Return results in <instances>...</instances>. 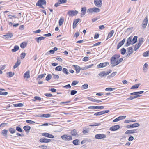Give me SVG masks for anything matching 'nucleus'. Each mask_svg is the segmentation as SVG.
Here are the masks:
<instances>
[{
  "label": "nucleus",
  "mask_w": 149,
  "mask_h": 149,
  "mask_svg": "<svg viewBox=\"0 0 149 149\" xmlns=\"http://www.w3.org/2000/svg\"><path fill=\"white\" fill-rule=\"evenodd\" d=\"M137 41V36H134L132 40V44H133L136 43Z\"/></svg>",
  "instance_id": "nucleus-24"
},
{
  "label": "nucleus",
  "mask_w": 149,
  "mask_h": 149,
  "mask_svg": "<svg viewBox=\"0 0 149 149\" xmlns=\"http://www.w3.org/2000/svg\"><path fill=\"white\" fill-rule=\"evenodd\" d=\"M9 131L11 134H13L16 131V130L13 128H9Z\"/></svg>",
  "instance_id": "nucleus-30"
},
{
  "label": "nucleus",
  "mask_w": 149,
  "mask_h": 149,
  "mask_svg": "<svg viewBox=\"0 0 149 149\" xmlns=\"http://www.w3.org/2000/svg\"><path fill=\"white\" fill-rule=\"evenodd\" d=\"M62 70V67L61 66L56 67L55 69L56 71H61Z\"/></svg>",
  "instance_id": "nucleus-41"
},
{
  "label": "nucleus",
  "mask_w": 149,
  "mask_h": 149,
  "mask_svg": "<svg viewBox=\"0 0 149 149\" xmlns=\"http://www.w3.org/2000/svg\"><path fill=\"white\" fill-rule=\"evenodd\" d=\"M8 94L7 92H3L0 91V95H6Z\"/></svg>",
  "instance_id": "nucleus-48"
},
{
  "label": "nucleus",
  "mask_w": 149,
  "mask_h": 149,
  "mask_svg": "<svg viewBox=\"0 0 149 149\" xmlns=\"http://www.w3.org/2000/svg\"><path fill=\"white\" fill-rule=\"evenodd\" d=\"M128 52H129V53H131V52H132V54L133 52V48L131 47H129V48H128L127 49Z\"/></svg>",
  "instance_id": "nucleus-46"
},
{
  "label": "nucleus",
  "mask_w": 149,
  "mask_h": 149,
  "mask_svg": "<svg viewBox=\"0 0 149 149\" xmlns=\"http://www.w3.org/2000/svg\"><path fill=\"white\" fill-rule=\"evenodd\" d=\"M79 141V140L78 139H75V140H74L73 141L72 143H73V144H74V145H79V143H78Z\"/></svg>",
  "instance_id": "nucleus-36"
},
{
  "label": "nucleus",
  "mask_w": 149,
  "mask_h": 149,
  "mask_svg": "<svg viewBox=\"0 0 149 149\" xmlns=\"http://www.w3.org/2000/svg\"><path fill=\"white\" fill-rule=\"evenodd\" d=\"M141 45L138 44H136L135 45V47L134 50L135 51H136L139 48Z\"/></svg>",
  "instance_id": "nucleus-40"
},
{
  "label": "nucleus",
  "mask_w": 149,
  "mask_h": 149,
  "mask_svg": "<svg viewBox=\"0 0 149 149\" xmlns=\"http://www.w3.org/2000/svg\"><path fill=\"white\" fill-rule=\"evenodd\" d=\"M100 11V9L94 7L90 8L88 9L87 12L89 14L92 13H97Z\"/></svg>",
  "instance_id": "nucleus-1"
},
{
  "label": "nucleus",
  "mask_w": 149,
  "mask_h": 149,
  "mask_svg": "<svg viewBox=\"0 0 149 149\" xmlns=\"http://www.w3.org/2000/svg\"><path fill=\"white\" fill-rule=\"evenodd\" d=\"M113 56L116 59H118L120 57V55L119 54H117L114 55Z\"/></svg>",
  "instance_id": "nucleus-64"
},
{
  "label": "nucleus",
  "mask_w": 149,
  "mask_h": 149,
  "mask_svg": "<svg viewBox=\"0 0 149 149\" xmlns=\"http://www.w3.org/2000/svg\"><path fill=\"white\" fill-rule=\"evenodd\" d=\"M20 60L19 59H18L17 62L15 63V65L13 66V68L15 69L16 68L20 65Z\"/></svg>",
  "instance_id": "nucleus-19"
},
{
  "label": "nucleus",
  "mask_w": 149,
  "mask_h": 149,
  "mask_svg": "<svg viewBox=\"0 0 149 149\" xmlns=\"http://www.w3.org/2000/svg\"><path fill=\"white\" fill-rule=\"evenodd\" d=\"M148 23V19L147 17H146L144 19V20L142 23V27L145 28L146 26Z\"/></svg>",
  "instance_id": "nucleus-17"
},
{
  "label": "nucleus",
  "mask_w": 149,
  "mask_h": 149,
  "mask_svg": "<svg viewBox=\"0 0 149 149\" xmlns=\"http://www.w3.org/2000/svg\"><path fill=\"white\" fill-rule=\"evenodd\" d=\"M66 1L67 0H58V2L60 4L65 3Z\"/></svg>",
  "instance_id": "nucleus-60"
},
{
  "label": "nucleus",
  "mask_w": 149,
  "mask_h": 149,
  "mask_svg": "<svg viewBox=\"0 0 149 149\" xmlns=\"http://www.w3.org/2000/svg\"><path fill=\"white\" fill-rule=\"evenodd\" d=\"M46 1L45 0H39L38 1V6L42 8H44V7L42 6L43 5H46Z\"/></svg>",
  "instance_id": "nucleus-2"
},
{
  "label": "nucleus",
  "mask_w": 149,
  "mask_h": 149,
  "mask_svg": "<svg viewBox=\"0 0 149 149\" xmlns=\"http://www.w3.org/2000/svg\"><path fill=\"white\" fill-rule=\"evenodd\" d=\"M79 82L77 81H74L72 82L71 84V85L72 86H74L78 84Z\"/></svg>",
  "instance_id": "nucleus-58"
},
{
  "label": "nucleus",
  "mask_w": 149,
  "mask_h": 149,
  "mask_svg": "<svg viewBox=\"0 0 149 149\" xmlns=\"http://www.w3.org/2000/svg\"><path fill=\"white\" fill-rule=\"evenodd\" d=\"M45 38V37L41 36L39 37H38V43L41 40H42L44 39Z\"/></svg>",
  "instance_id": "nucleus-47"
},
{
  "label": "nucleus",
  "mask_w": 149,
  "mask_h": 149,
  "mask_svg": "<svg viewBox=\"0 0 149 149\" xmlns=\"http://www.w3.org/2000/svg\"><path fill=\"white\" fill-rule=\"evenodd\" d=\"M88 87V85L86 84H84V85L82 86L81 88L82 89H87Z\"/></svg>",
  "instance_id": "nucleus-35"
},
{
  "label": "nucleus",
  "mask_w": 149,
  "mask_h": 149,
  "mask_svg": "<svg viewBox=\"0 0 149 149\" xmlns=\"http://www.w3.org/2000/svg\"><path fill=\"white\" fill-rule=\"evenodd\" d=\"M126 50L124 48H123L120 50L121 53L122 55H124L126 53Z\"/></svg>",
  "instance_id": "nucleus-39"
},
{
  "label": "nucleus",
  "mask_w": 149,
  "mask_h": 149,
  "mask_svg": "<svg viewBox=\"0 0 149 149\" xmlns=\"http://www.w3.org/2000/svg\"><path fill=\"white\" fill-rule=\"evenodd\" d=\"M109 74L108 73H106L104 71L102 72L99 74L98 75V77H99L101 78L104 76L107 75Z\"/></svg>",
  "instance_id": "nucleus-15"
},
{
  "label": "nucleus",
  "mask_w": 149,
  "mask_h": 149,
  "mask_svg": "<svg viewBox=\"0 0 149 149\" xmlns=\"http://www.w3.org/2000/svg\"><path fill=\"white\" fill-rule=\"evenodd\" d=\"M95 138L98 139H100L106 138V135L104 134H99L95 135Z\"/></svg>",
  "instance_id": "nucleus-3"
},
{
  "label": "nucleus",
  "mask_w": 149,
  "mask_h": 149,
  "mask_svg": "<svg viewBox=\"0 0 149 149\" xmlns=\"http://www.w3.org/2000/svg\"><path fill=\"white\" fill-rule=\"evenodd\" d=\"M61 137L65 141H69L72 139V137L71 136H68L66 134L62 135Z\"/></svg>",
  "instance_id": "nucleus-4"
},
{
  "label": "nucleus",
  "mask_w": 149,
  "mask_h": 149,
  "mask_svg": "<svg viewBox=\"0 0 149 149\" xmlns=\"http://www.w3.org/2000/svg\"><path fill=\"white\" fill-rule=\"evenodd\" d=\"M63 87L67 89L70 88H71V86L70 84H68L66 85L63 86Z\"/></svg>",
  "instance_id": "nucleus-63"
},
{
  "label": "nucleus",
  "mask_w": 149,
  "mask_h": 149,
  "mask_svg": "<svg viewBox=\"0 0 149 149\" xmlns=\"http://www.w3.org/2000/svg\"><path fill=\"white\" fill-rule=\"evenodd\" d=\"M26 46V43L25 42L22 43L20 45V47L23 49Z\"/></svg>",
  "instance_id": "nucleus-37"
},
{
  "label": "nucleus",
  "mask_w": 149,
  "mask_h": 149,
  "mask_svg": "<svg viewBox=\"0 0 149 149\" xmlns=\"http://www.w3.org/2000/svg\"><path fill=\"white\" fill-rule=\"evenodd\" d=\"M51 140L50 139H47L45 137L41 138L39 140L40 142L41 143H48L50 142Z\"/></svg>",
  "instance_id": "nucleus-7"
},
{
  "label": "nucleus",
  "mask_w": 149,
  "mask_h": 149,
  "mask_svg": "<svg viewBox=\"0 0 149 149\" xmlns=\"http://www.w3.org/2000/svg\"><path fill=\"white\" fill-rule=\"evenodd\" d=\"M39 147L43 149H47V147L46 146L41 145L39 146Z\"/></svg>",
  "instance_id": "nucleus-59"
},
{
  "label": "nucleus",
  "mask_w": 149,
  "mask_h": 149,
  "mask_svg": "<svg viewBox=\"0 0 149 149\" xmlns=\"http://www.w3.org/2000/svg\"><path fill=\"white\" fill-rule=\"evenodd\" d=\"M78 13V11L76 10L69 11L68 12V14L69 16H73L76 15Z\"/></svg>",
  "instance_id": "nucleus-8"
},
{
  "label": "nucleus",
  "mask_w": 149,
  "mask_h": 149,
  "mask_svg": "<svg viewBox=\"0 0 149 149\" xmlns=\"http://www.w3.org/2000/svg\"><path fill=\"white\" fill-rule=\"evenodd\" d=\"M123 60V58H120L119 60L117 59V65L119 64Z\"/></svg>",
  "instance_id": "nucleus-61"
},
{
  "label": "nucleus",
  "mask_w": 149,
  "mask_h": 149,
  "mask_svg": "<svg viewBox=\"0 0 149 149\" xmlns=\"http://www.w3.org/2000/svg\"><path fill=\"white\" fill-rule=\"evenodd\" d=\"M81 17L83 16L85 14L86 11V7H82L81 8Z\"/></svg>",
  "instance_id": "nucleus-18"
},
{
  "label": "nucleus",
  "mask_w": 149,
  "mask_h": 149,
  "mask_svg": "<svg viewBox=\"0 0 149 149\" xmlns=\"http://www.w3.org/2000/svg\"><path fill=\"white\" fill-rule=\"evenodd\" d=\"M24 77L25 78H30V76L29 74V71H26L24 74Z\"/></svg>",
  "instance_id": "nucleus-25"
},
{
  "label": "nucleus",
  "mask_w": 149,
  "mask_h": 149,
  "mask_svg": "<svg viewBox=\"0 0 149 149\" xmlns=\"http://www.w3.org/2000/svg\"><path fill=\"white\" fill-rule=\"evenodd\" d=\"M95 109H103L104 108V107L103 106H95Z\"/></svg>",
  "instance_id": "nucleus-52"
},
{
  "label": "nucleus",
  "mask_w": 149,
  "mask_h": 149,
  "mask_svg": "<svg viewBox=\"0 0 149 149\" xmlns=\"http://www.w3.org/2000/svg\"><path fill=\"white\" fill-rule=\"evenodd\" d=\"M26 54L25 53H22L21 54V59H23L26 56Z\"/></svg>",
  "instance_id": "nucleus-53"
},
{
  "label": "nucleus",
  "mask_w": 149,
  "mask_h": 149,
  "mask_svg": "<svg viewBox=\"0 0 149 149\" xmlns=\"http://www.w3.org/2000/svg\"><path fill=\"white\" fill-rule=\"evenodd\" d=\"M52 76L51 74H48L46 77L45 80L48 81L49 80L52 78Z\"/></svg>",
  "instance_id": "nucleus-38"
},
{
  "label": "nucleus",
  "mask_w": 149,
  "mask_h": 149,
  "mask_svg": "<svg viewBox=\"0 0 149 149\" xmlns=\"http://www.w3.org/2000/svg\"><path fill=\"white\" fill-rule=\"evenodd\" d=\"M140 84H135L134 85H133L132 86L131 89H133L136 88H138Z\"/></svg>",
  "instance_id": "nucleus-28"
},
{
  "label": "nucleus",
  "mask_w": 149,
  "mask_h": 149,
  "mask_svg": "<svg viewBox=\"0 0 149 149\" xmlns=\"http://www.w3.org/2000/svg\"><path fill=\"white\" fill-rule=\"evenodd\" d=\"M51 116V115L49 114H39L38 115V117L49 118Z\"/></svg>",
  "instance_id": "nucleus-16"
},
{
  "label": "nucleus",
  "mask_w": 149,
  "mask_h": 149,
  "mask_svg": "<svg viewBox=\"0 0 149 149\" xmlns=\"http://www.w3.org/2000/svg\"><path fill=\"white\" fill-rule=\"evenodd\" d=\"M45 75V74H40L38 76V78L42 79L43 77H44Z\"/></svg>",
  "instance_id": "nucleus-55"
},
{
  "label": "nucleus",
  "mask_w": 149,
  "mask_h": 149,
  "mask_svg": "<svg viewBox=\"0 0 149 149\" xmlns=\"http://www.w3.org/2000/svg\"><path fill=\"white\" fill-rule=\"evenodd\" d=\"M52 74L53 75V78L56 80H58L59 78V76L57 74Z\"/></svg>",
  "instance_id": "nucleus-45"
},
{
  "label": "nucleus",
  "mask_w": 149,
  "mask_h": 149,
  "mask_svg": "<svg viewBox=\"0 0 149 149\" xmlns=\"http://www.w3.org/2000/svg\"><path fill=\"white\" fill-rule=\"evenodd\" d=\"M80 20V19L79 18H78L74 19L73 22V23H74V24H75V25H76Z\"/></svg>",
  "instance_id": "nucleus-51"
},
{
  "label": "nucleus",
  "mask_w": 149,
  "mask_h": 149,
  "mask_svg": "<svg viewBox=\"0 0 149 149\" xmlns=\"http://www.w3.org/2000/svg\"><path fill=\"white\" fill-rule=\"evenodd\" d=\"M120 127V125H116L113 126L110 128V130L111 131H116Z\"/></svg>",
  "instance_id": "nucleus-10"
},
{
  "label": "nucleus",
  "mask_w": 149,
  "mask_h": 149,
  "mask_svg": "<svg viewBox=\"0 0 149 149\" xmlns=\"http://www.w3.org/2000/svg\"><path fill=\"white\" fill-rule=\"evenodd\" d=\"M144 39L143 38H140L139 39V43L138 44L141 45L142 42L143 41Z\"/></svg>",
  "instance_id": "nucleus-33"
},
{
  "label": "nucleus",
  "mask_w": 149,
  "mask_h": 149,
  "mask_svg": "<svg viewBox=\"0 0 149 149\" xmlns=\"http://www.w3.org/2000/svg\"><path fill=\"white\" fill-rule=\"evenodd\" d=\"M77 93V91L75 90H72L71 91L70 94L72 95H73Z\"/></svg>",
  "instance_id": "nucleus-49"
},
{
  "label": "nucleus",
  "mask_w": 149,
  "mask_h": 149,
  "mask_svg": "<svg viewBox=\"0 0 149 149\" xmlns=\"http://www.w3.org/2000/svg\"><path fill=\"white\" fill-rule=\"evenodd\" d=\"M7 74L8 77H12L14 75V72H8L7 73Z\"/></svg>",
  "instance_id": "nucleus-31"
},
{
  "label": "nucleus",
  "mask_w": 149,
  "mask_h": 149,
  "mask_svg": "<svg viewBox=\"0 0 149 149\" xmlns=\"http://www.w3.org/2000/svg\"><path fill=\"white\" fill-rule=\"evenodd\" d=\"M138 132L137 129L130 130H127L125 132V134H132L137 132Z\"/></svg>",
  "instance_id": "nucleus-11"
},
{
  "label": "nucleus",
  "mask_w": 149,
  "mask_h": 149,
  "mask_svg": "<svg viewBox=\"0 0 149 149\" xmlns=\"http://www.w3.org/2000/svg\"><path fill=\"white\" fill-rule=\"evenodd\" d=\"M63 22L64 19L61 18L59 21V25L60 26H61L63 24Z\"/></svg>",
  "instance_id": "nucleus-42"
},
{
  "label": "nucleus",
  "mask_w": 149,
  "mask_h": 149,
  "mask_svg": "<svg viewBox=\"0 0 149 149\" xmlns=\"http://www.w3.org/2000/svg\"><path fill=\"white\" fill-rule=\"evenodd\" d=\"M103 114L102 111L96 112L94 113L95 116H100Z\"/></svg>",
  "instance_id": "nucleus-44"
},
{
  "label": "nucleus",
  "mask_w": 149,
  "mask_h": 149,
  "mask_svg": "<svg viewBox=\"0 0 149 149\" xmlns=\"http://www.w3.org/2000/svg\"><path fill=\"white\" fill-rule=\"evenodd\" d=\"M8 130H3L2 131L1 134L3 135V136H4L6 138H7L8 137L7 132Z\"/></svg>",
  "instance_id": "nucleus-21"
},
{
  "label": "nucleus",
  "mask_w": 149,
  "mask_h": 149,
  "mask_svg": "<svg viewBox=\"0 0 149 149\" xmlns=\"http://www.w3.org/2000/svg\"><path fill=\"white\" fill-rule=\"evenodd\" d=\"M19 49V47L18 46L15 45L14 46V49H12L11 51L13 52H14L17 51Z\"/></svg>",
  "instance_id": "nucleus-27"
},
{
  "label": "nucleus",
  "mask_w": 149,
  "mask_h": 149,
  "mask_svg": "<svg viewBox=\"0 0 149 149\" xmlns=\"http://www.w3.org/2000/svg\"><path fill=\"white\" fill-rule=\"evenodd\" d=\"M143 56L144 57H147L149 55L148 51H147L144 52L143 54Z\"/></svg>",
  "instance_id": "nucleus-50"
},
{
  "label": "nucleus",
  "mask_w": 149,
  "mask_h": 149,
  "mask_svg": "<svg viewBox=\"0 0 149 149\" xmlns=\"http://www.w3.org/2000/svg\"><path fill=\"white\" fill-rule=\"evenodd\" d=\"M109 64V63L108 62L101 63L97 65V67L98 68H103L106 66L107 65Z\"/></svg>",
  "instance_id": "nucleus-14"
},
{
  "label": "nucleus",
  "mask_w": 149,
  "mask_h": 149,
  "mask_svg": "<svg viewBox=\"0 0 149 149\" xmlns=\"http://www.w3.org/2000/svg\"><path fill=\"white\" fill-rule=\"evenodd\" d=\"M13 105L15 107H22L23 106V104L22 103H17L13 104Z\"/></svg>",
  "instance_id": "nucleus-29"
},
{
  "label": "nucleus",
  "mask_w": 149,
  "mask_h": 149,
  "mask_svg": "<svg viewBox=\"0 0 149 149\" xmlns=\"http://www.w3.org/2000/svg\"><path fill=\"white\" fill-rule=\"evenodd\" d=\"M62 71L64 74L66 75H68L69 74L67 69L66 68H63L62 70Z\"/></svg>",
  "instance_id": "nucleus-34"
},
{
  "label": "nucleus",
  "mask_w": 149,
  "mask_h": 149,
  "mask_svg": "<svg viewBox=\"0 0 149 149\" xmlns=\"http://www.w3.org/2000/svg\"><path fill=\"white\" fill-rule=\"evenodd\" d=\"M126 117V116H121L119 117L118 118L120 120L125 118Z\"/></svg>",
  "instance_id": "nucleus-62"
},
{
  "label": "nucleus",
  "mask_w": 149,
  "mask_h": 149,
  "mask_svg": "<svg viewBox=\"0 0 149 149\" xmlns=\"http://www.w3.org/2000/svg\"><path fill=\"white\" fill-rule=\"evenodd\" d=\"M117 59L114 57L112 56L111 58V63L112 65V67H114L117 65Z\"/></svg>",
  "instance_id": "nucleus-5"
},
{
  "label": "nucleus",
  "mask_w": 149,
  "mask_h": 149,
  "mask_svg": "<svg viewBox=\"0 0 149 149\" xmlns=\"http://www.w3.org/2000/svg\"><path fill=\"white\" fill-rule=\"evenodd\" d=\"M102 123H93V124L92 125H90V126H100L101 125Z\"/></svg>",
  "instance_id": "nucleus-43"
},
{
  "label": "nucleus",
  "mask_w": 149,
  "mask_h": 149,
  "mask_svg": "<svg viewBox=\"0 0 149 149\" xmlns=\"http://www.w3.org/2000/svg\"><path fill=\"white\" fill-rule=\"evenodd\" d=\"M125 41V39H123L119 43L117 46V49H118L120 47H121L124 43Z\"/></svg>",
  "instance_id": "nucleus-13"
},
{
  "label": "nucleus",
  "mask_w": 149,
  "mask_h": 149,
  "mask_svg": "<svg viewBox=\"0 0 149 149\" xmlns=\"http://www.w3.org/2000/svg\"><path fill=\"white\" fill-rule=\"evenodd\" d=\"M95 5L97 7H101L102 6V1L101 0H94Z\"/></svg>",
  "instance_id": "nucleus-6"
},
{
  "label": "nucleus",
  "mask_w": 149,
  "mask_h": 149,
  "mask_svg": "<svg viewBox=\"0 0 149 149\" xmlns=\"http://www.w3.org/2000/svg\"><path fill=\"white\" fill-rule=\"evenodd\" d=\"M140 125L138 123H135L132 125H128L127 126V127L128 128H132L135 127H137Z\"/></svg>",
  "instance_id": "nucleus-12"
},
{
  "label": "nucleus",
  "mask_w": 149,
  "mask_h": 149,
  "mask_svg": "<svg viewBox=\"0 0 149 149\" xmlns=\"http://www.w3.org/2000/svg\"><path fill=\"white\" fill-rule=\"evenodd\" d=\"M115 89V88H107L106 89H105V90L107 91H112L113 90H114Z\"/></svg>",
  "instance_id": "nucleus-57"
},
{
  "label": "nucleus",
  "mask_w": 149,
  "mask_h": 149,
  "mask_svg": "<svg viewBox=\"0 0 149 149\" xmlns=\"http://www.w3.org/2000/svg\"><path fill=\"white\" fill-rule=\"evenodd\" d=\"M93 65V64H91L89 65H88L87 66H86L85 67H84V69H87L89 68H91L92 67Z\"/></svg>",
  "instance_id": "nucleus-54"
},
{
  "label": "nucleus",
  "mask_w": 149,
  "mask_h": 149,
  "mask_svg": "<svg viewBox=\"0 0 149 149\" xmlns=\"http://www.w3.org/2000/svg\"><path fill=\"white\" fill-rule=\"evenodd\" d=\"M13 36V35L12 33H7L6 35H4L3 36L5 38H11Z\"/></svg>",
  "instance_id": "nucleus-22"
},
{
  "label": "nucleus",
  "mask_w": 149,
  "mask_h": 149,
  "mask_svg": "<svg viewBox=\"0 0 149 149\" xmlns=\"http://www.w3.org/2000/svg\"><path fill=\"white\" fill-rule=\"evenodd\" d=\"M42 136L50 138H54V135L50 134L47 133H42Z\"/></svg>",
  "instance_id": "nucleus-9"
},
{
  "label": "nucleus",
  "mask_w": 149,
  "mask_h": 149,
  "mask_svg": "<svg viewBox=\"0 0 149 149\" xmlns=\"http://www.w3.org/2000/svg\"><path fill=\"white\" fill-rule=\"evenodd\" d=\"M71 135L73 136H78V135L77 134V130L76 129H73L71 132Z\"/></svg>",
  "instance_id": "nucleus-20"
},
{
  "label": "nucleus",
  "mask_w": 149,
  "mask_h": 149,
  "mask_svg": "<svg viewBox=\"0 0 149 149\" xmlns=\"http://www.w3.org/2000/svg\"><path fill=\"white\" fill-rule=\"evenodd\" d=\"M23 128L26 131L29 132L31 129V127L29 126L26 125L24 126Z\"/></svg>",
  "instance_id": "nucleus-26"
},
{
  "label": "nucleus",
  "mask_w": 149,
  "mask_h": 149,
  "mask_svg": "<svg viewBox=\"0 0 149 149\" xmlns=\"http://www.w3.org/2000/svg\"><path fill=\"white\" fill-rule=\"evenodd\" d=\"M73 66L75 68L76 72L77 73H79L80 72V67L77 65H74Z\"/></svg>",
  "instance_id": "nucleus-23"
},
{
  "label": "nucleus",
  "mask_w": 149,
  "mask_h": 149,
  "mask_svg": "<svg viewBox=\"0 0 149 149\" xmlns=\"http://www.w3.org/2000/svg\"><path fill=\"white\" fill-rule=\"evenodd\" d=\"M16 130L19 132H22V128L21 127H19V126L16 127Z\"/></svg>",
  "instance_id": "nucleus-56"
},
{
  "label": "nucleus",
  "mask_w": 149,
  "mask_h": 149,
  "mask_svg": "<svg viewBox=\"0 0 149 149\" xmlns=\"http://www.w3.org/2000/svg\"><path fill=\"white\" fill-rule=\"evenodd\" d=\"M114 33L113 30H111L109 33L107 38H109L111 37L113 34Z\"/></svg>",
  "instance_id": "nucleus-32"
}]
</instances>
